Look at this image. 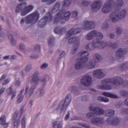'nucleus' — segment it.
Here are the masks:
<instances>
[{
  "label": "nucleus",
  "instance_id": "obj_1",
  "mask_svg": "<svg viewBox=\"0 0 128 128\" xmlns=\"http://www.w3.org/2000/svg\"><path fill=\"white\" fill-rule=\"evenodd\" d=\"M124 81L123 78L120 76H116L112 78L104 79L102 81V85L98 86V89L102 90H110L112 89V86L107 84L110 83L116 87H118L122 84Z\"/></svg>",
  "mask_w": 128,
  "mask_h": 128
},
{
  "label": "nucleus",
  "instance_id": "obj_2",
  "mask_svg": "<svg viewBox=\"0 0 128 128\" xmlns=\"http://www.w3.org/2000/svg\"><path fill=\"white\" fill-rule=\"evenodd\" d=\"M27 4V3L26 2L18 4L16 8V12H20L21 16H24L32 11L34 8V6L32 5L26 6Z\"/></svg>",
  "mask_w": 128,
  "mask_h": 128
},
{
  "label": "nucleus",
  "instance_id": "obj_3",
  "mask_svg": "<svg viewBox=\"0 0 128 128\" xmlns=\"http://www.w3.org/2000/svg\"><path fill=\"white\" fill-rule=\"evenodd\" d=\"M65 10H63L62 11H60L55 16V21L54 23L56 24L60 22L61 24H63L66 21H67L70 15V13L69 11H67L64 14Z\"/></svg>",
  "mask_w": 128,
  "mask_h": 128
},
{
  "label": "nucleus",
  "instance_id": "obj_4",
  "mask_svg": "<svg viewBox=\"0 0 128 128\" xmlns=\"http://www.w3.org/2000/svg\"><path fill=\"white\" fill-rule=\"evenodd\" d=\"M72 96L70 94L67 95L65 99H63L60 103L57 110L60 113L62 112L64 113L67 107L69 105L71 100Z\"/></svg>",
  "mask_w": 128,
  "mask_h": 128
},
{
  "label": "nucleus",
  "instance_id": "obj_5",
  "mask_svg": "<svg viewBox=\"0 0 128 128\" xmlns=\"http://www.w3.org/2000/svg\"><path fill=\"white\" fill-rule=\"evenodd\" d=\"M40 14L38 11H36L33 13L27 16L26 18L25 22L27 24H34L36 23L38 20Z\"/></svg>",
  "mask_w": 128,
  "mask_h": 128
},
{
  "label": "nucleus",
  "instance_id": "obj_6",
  "mask_svg": "<svg viewBox=\"0 0 128 128\" xmlns=\"http://www.w3.org/2000/svg\"><path fill=\"white\" fill-rule=\"evenodd\" d=\"M114 2L112 0H110L105 2L102 8V12L106 14L110 12L114 6Z\"/></svg>",
  "mask_w": 128,
  "mask_h": 128
},
{
  "label": "nucleus",
  "instance_id": "obj_7",
  "mask_svg": "<svg viewBox=\"0 0 128 128\" xmlns=\"http://www.w3.org/2000/svg\"><path fill=\"white\" fill-rule=\"evenodd\" d=\"M48 15H46L44 17L40 19L38 22V27L42 28L44 26L46 22H50L53 18V16L50 14Z\"/></svg>",
  "mask_w": 128,
  "mask_h": 128
},
{
  "label": "nucleus",
  "instance_id": "obj_8",
  "mask_svg": "<svg viewBox=\"0 0 128 128\" xmlns=\"http://www.w3.org/2000/svg\"><path fill=\"white\" fill-rule=\"evenodd\" d=\"M81 84L85 86H90L92 83V78L89 75L84 76L80 80Z\"/></svg>",
  "mask_w": 128,
  "mask_h": 128
},
{
  "label": "nucleus",
  "instance_id": "obj_9",
  "mask_svg": "<svg viewBox=\"0 0 128 128\" xmlns=\"http://www.w3.org/2000/svg\"><path fill=\"white\" fill-rule=\"evenodd\" d=\"M82 26L83 29L89 30L94 27V22L93 21L85 20L83 22Z\"/></svg>",
  "mask_w": 128,
  "mask_h": 128
},
{
  "label": "nucleus",
  "instance_id": "obj_10",
  "mask_svg": "<svg viewBox=\"0 0 128 128\" xmlns=\"http://www.w3.org/2000/svg\"><path fill=\"white\" fill-rule=\"evenodd\" d=\"M125 50L122 48H120L116 52V58L118 62L122 61L124 58V55L125 54Z\"/></svg>",
  "mask_w": 128,
  "mask_h": 128
},
{
  "label": "nucleus",
  "instance_id": "obj_11",
  "mask_svg": "<svg viewBox=\"0 0 128 128\" xmlns=\"http://www.w3.org/2000/svg\"><path fill=\"white\" fill-rule=\"evenodd\" d=\"M101 6L102 4L100 1H96L91 5L90 10L92 12H96L100 10Z\"/></svg>",
  "mask_w": 128,
  "mask_h": 128
},
{
  "label": "nucleus",
  "instance_id": "obj_12",
  "mask_svg": "<svg viewBox=\"0 0 128 128\" xmlns=\"http://www.w3.org/2000/svg\"><path fill=\"white\" fill-rule=\"evenodd\" d=\"M120 120L117 117H113L108 118L106 120V122L110 125H116L118 124Z\"/></svg>",
  "mask_w": 128,
  "mask_h": 128
},
{
  "label": "nucleus",
  "instance_id": "obj_13",
  "mask_svg": "<svg viewBox=\"0 0 128 128\" xmlns=\"http://www.w3.org/2000/svg\"><path fill=\"white\" fill-rule=\"evenodd\" d=\"M108 20L112 22H116L119 20L117 15V12L116 11L113 12L110 14Z\"/></svg>",
  "mask_w": 128,
  "mask_h": 128
},
{
  "label": "nucleus",
  "instance_id": "obj_14",
  "mask_svg": "<svg viewBox=\"0 0 128 128\" xmlns=\"http://www.w3.org/2000/svg\"><path fill=\"white\" fill-rule=\"evenodd\" d=\"M93 74L95 77L98 79L102 78L105 76V74L102 70L100 69L94 70L93 72Z\"/></svg>",
  "mask_w": 128,
  "mask_h": 128
},
{
  "label": "nucleus",
  "instance_id": "obj_15",
  "mask_svg": "<svg viewBox=\"0 0 128 128\" xmlns=\"http://www.w3.org/2000/svg\"><path fill=\"white\" fill-rule=\"evenodd\" d=\"M94 38L96 37V39L100 40L103 38V35L102 33L99 32L96 30L92 31L91 32Z\"/></svg>",
  "mask_w": 128,
  "mask_h": 128
},
{
  "label": "nucleus",
  "instance_id": "obj_16",
  "mask_svg": "<svg viewBox=\"0 0 128 128\" xmlns=\"http://www.w3.org/2000/svg\"><path fill=\"white\" fill-rule=\"evenodd\" d=\"M91 122L92 124L96 125L102 124L104 122L103 118L99 117L94 118L92 120Z\"/></svg>",
  "mask_w": 128,
  "mask_h": 128
},
{
  "label": "nucleus",
  "instance_id": "obj_17",
  "mask_svg": "<svg viewBox=\"0 0 128 128\" xmlns=\"http://www.w3.org/2000/svg\"><path fill=\"white\" fill-rule=\"evenodd\" d=\"M29 88V86L27 85L26 86L25 89V92L24 93L27 98H28L32 95L36 88L34 86H32L31 88L28 90Z\"/></svg>",
  "mask_w": 128,
  "mask_h": 128
},
{
  "label": "nucleus",
  "instance_id": "obj_18",
  "mask_svg": "<svg viewBox=\"0 0 128 128\" xmlns=\"http://www.w3.org/2000/svg\"><path fill=\"white\" fill-rule=\"evenodd\" d=\"M81 32V30L80 28H77L74 29H72L68 31V36H70L74 34H78Z\"/></svg>",
  "mask_w": 128,
  "mask_h": 128
},
{
  "label": "nucleus",
  "instance_id": "obj_19",
  "mask_svg": "<svg viewBox=\"0 0 128 128\" xmlns=\"http://www.w3.org/2000/svg\"><path fill=\"white\" fill-rule=\"evenodd\" d=\"M127 13V11L125 9L121 10L119 12H117V15L119 20H122L125 16Z\"/></svg>",
  "mask_w": 128,
  "mask_h": 128
},
{
  "label": "nucleus",
  "instance_id": "obj_20",
  "mask_svg": "<svg viewBox=\"0 0 128 128\" xmlns=\"http://www.w3.org/2000/svg\"><path fill=\"white\" fill-rule=\"evenodd\" d=\"M79 38L78 37L73 36L69 38L68 40V42L70 44L75 43L76 44H79Z\"/></svg>",
  "mask_w": 128,
  "mask_h": 128
},
{
  "label": "nucleus",
  "instance_id": "obj_21",
  "mask_svg": "<svg viewBox=\"0 0 128 128\" xmlns=\"http://www.w3.org/2000/svg\"><path fill=\"white\" fill-rule=\"evenodd\" d=\"M104 114L106 116H110L114 115L115 112L114 110L110 109L106 110L104 111Z\"/></svg>",
  "mask_w": 128,
  "mask_h": 128
},
{
  "label": "nucleus",
  "instance_id": "obj_22",
  "mask_svg": "<svg viewBox=\"0 0 128 128\" xmlns=\"http://www.w3.org/2000/svg\"><path fill=\"white\" fill-rule=\"evenodd\" d=\"M123 0H117L115 2L116 9L118 10H120L124 4Z\"/></svg>",
  "mask_w": 128,
  "mask_h": 128
},
{
  "label": "nucleus",
  "instance_id": "obj_23",
  "mask_svg": "<svg viewBox=\"0 0 128 128\" xmlns=\"http://www.w3.org/2000/svg\"><path fill=\"white\" fill-rule=\"evenodd\" d=\"M54 32L56 34H62L66 32L65 28L60 27H57L54 29Z\"/></svg>",
  "mask_w": 128,
  "mask_h": 128
},
{
  "label": "nucleus",
  "instance_id": "obj_24",
  "mask_svg": "<svg viewBox=\"0 0 128 128\" xmlns=\"http://www.w3.org/2000/svg\"><path fill=\"white\" fill-rule=\"evenodd\" d=\"M74 66L75 69L76 70L81 69L85 67L84 64L79 60H78V62L75 64Z\"/></svg>",
  "mask_w": 128,
  "mask_h": 128
},
{
  "label": "nucleus",
  "instance_id": "obj_25",
  "mask_svg": "<svg viewBox=\"0 0 128 128\" xmlns=\"http://www.w3.org/2000/svg\"><path fill=\"white\" fill-rule=\"evenodd\" d=\"M55 38L54 36H52L49 38V39L48 41V46L50 47H52L54 46L55 45Z\"/></svg>",
  "mask_w": 128,
  "mask_h": 128
},
{
  "label": "nucleus",
  "instance_id": "obj_26",
  "mask_svg": "<svg viewBox=\"0 0 128 128\" xmlns=\"http://www.w3.org/2000/svg\"><path fill=\"white\" fill-rule=\"evenodd\" d=\"M60 2H57L54 5L51 10L52 13H54L58 11L60 7Z\"/></svg>",
  "mask_w": 128,
  "mask_h": 128
},
{
  "label": "nucleus",
  "instance_id": "obj_27",
  "mask_svg": "<svg viewBox=\"0 0 128 128\" xmlns=\"http://www.w3.org/2000/svg\"><path fill=\"white\" fill-rule=\"evenodd\" d=\"M92 58L93 59V60L97 62H100L102 59L101 56L98 54H94L92 56Z\"/></svg>",
  "mask_w": 128,
  "mask_h": 128
},
{
  "label": "nucleus",
  "instance_id": "obj_28",
  "mask_svg": "<svg viewBox=\"0 0 128 128\" xmlns=\"http://www.w3.org/2000/svg\"><path fill=\"white\" fill-rule=\"evenodd\" d=\"M96 62L93 60L92 59L90 60L88 64L87 67L88 68L92 69L96 65Z\"/></svg>",
  "mask_w": 128,
  "mask_h": 128
},
{
  "label": "nucleus",
  "instance_id": "obj_29",
  "mask_svg": "<svg viewBox=\"0 0 128 128\" xmlns=\"http://www.w3.org/2000/svg\"><path fill=\"white\" fill-rule=\"evenodd\" d=\"M102 94L104 96L108 97L114 98H118L117 96L110 92H103Z\"/></svg>",
  "mask_w": 128,
  "mask_h": 128
},
{
  "label": "nucleus",
  "instance_id": "obj_30",
  "mask_svg": "<svg viewBox=\"0 0 128 128\" xmlns=\"http://www.w3.org/2000/svg\"><path fill=\"white\" fill-rule=\"evenodd\" d=\"M104 111L103 109L98 107L96 108L94 110V113L96 115H101L104 114Z\"/></svg>",
  "mask_w": 128,
  "mask_h": 128
},
{
  "label": "nucleus",
  "instance_id": "obj_31",
  "mask_svg": "<svg viewBox=\"0 0 128 128\" xmlns=\"http://www.w3.org/2000/svg\"><path fill=\"white\" fill-rule=\"evenodd\" d=\"M119 69L122 71L127 70L128 69V65L126 63L122 64L119 66Z\"/></svg>",
  "mask_w": 128,
  "mask_h": 128
},
{
  "label": "nucleus",
  "instance_id": "obj_32",
  "mask_svg": "<svg viewBox=\"0 0 128 128\" xmlns=\"http://www.w3.org/2000/svg\"><path fill=\"white\" fill-rule=\"evenodd\" d=\"M39 78H32L31 80V83L33 86H34L36 88V86L38 84Z\"/></svg>",
  "mask_w": 128,
  "mask_h": 128
},
{
  "label": "nucleus",
  "instance_id": "obj_33",
  "mask_svg": "<svg viewBox=\"0 0 128 128\" xmlns=\"http://www.w3.org/2000/svg\"><path fill=\"white\" fill-rule=\"evenodd\" d=\"M98 40L95 39L92 42L94 48H100V42Z\"/></svg>",
  "mask_w": 128,
  "mask_h": 128
},
{
  "label": "nucleus",
  "instance_id": "obj_34",
  "mask_svg": "<svg viewBox=\"0 0 128 128\" xmlns=\"http://www.w3.org/2000/svg\"><path fill=\"white\" fill-rule=\"evenodd\" d=\"M85 48L88 50H92L94 49L92 42L87 44L85 46Z\"/></svg>",
  "mask_w": 128,
  "mask_h": 128
},
{
  "label": "nucleus",
  "instance_id": "obj_35",
  "mask_svg": "<svg viewBox=\"0 0 128 128\" xmlns=\"http://www.w3.org/2000/svg\"><path fill=\"white\" fill-rule=\"evenodd\" d=\"M89 55V53L87 51H82L79 53L78 55V56L86 57Z\"/></svg>",
  "mask_w": 128,
  "mask_h": 128
},
{
  "label": "nucleus",
  "instance_id": "obj_36",
  "mask_svg": "<svg viewBox=\"0 0 128 128\" xmlns=\"http://www.w3.org/2000/svg\"><path fill=\"white\" fill-rule=\"evenodd\" d=\"M88 60V58L86 57L80 58L78 59V60H79L82 62V63H83L85 66H86L85 63L87 62Z\"/></svg>",
  "mask_w": 128,
  "mask_h": 128
},
{
  "label": "nucleus",
  "instance_id": "obj_37",
  "mask_svg": "<svg viewBox=\"0 0 128 128\" xmlns=\"http://www.w3.org/2000/svg\"><path fill=\"white\" fill-rule=\"evenodd\" d=\"M49 79V76L48 75L46 76L44 78L40 79V81L42 82L43 85H45L46 84V82Z\"/></svg>",
  "mask_w": 128,
  "mask_h": 128
},
{
  "label": "nucleus",
  "instance_id": "obj_38",
  "mask_svg": "<svg viewBox=\"0 0 128 128\" xmlns=\"http://www.w3.org/2000/svg\"><path fill=\"white\" fill-rule=\"evenodd\" d=\"M122 31L123 30L121 27H118L116 28L115 32L117 35L120 36L121 35Z\"/></svg>",
  "mask_w": 128,
  "mask_h": 128
},
{
  "label": "nucleus",
  "instance_id": "obj_39",
  "mask_svg": "<svg viewBox=\"0 0 128 128\" xmlns=\"http://www.w3.org/2000/svg\"><path fill=\"white\" fill-rule=\"evenodd\" d=\"M61 121H56L54 123L53 125V127L54 128H56V127H57V128H62V125H61Z\"/></svg>",
  "mask_w": 128,
  "mask_h": 128
},
{
  "label": "nucleus",
  "instance_id": "obj_40",
  "mask_svg": "<svg viewBox=\"0 0 128 128\" xmlns=\"http://www.w3.org/2000/svg\"><path fill=\"white\" fill-rule=\"evenodd\" d=\"M44 90L43 89H41L37 92V94L38 97H40L44 95Z\"/></svg>",
  "mask_w": 128,
  "mask_h": 128
},
{
  "label": "nucleus",
  "instance_id": "obj_41",
  "mask_svg": "<svg viewBox=\"0 0 128 128\" xmlns=\"http://www.w3.org/2000/svg\"><path fill=\"white\" fill-rule=\"evenodd\" d=\"M85 38L87 40H90L94 38L91 32L86 35Z\"/></svg>",
  "mask_w": 128,
  "mask_h": 128
},
{
  "label": "nucleus",
  "instance_id": "obj_42",
  "mask_svg": "<svg viewBox=\"0 0 128 128\" xmlns=\"http://www.w3.org/2000/svg\"><path fill=\"white\" fill-rule=\"evenodd\" d=\"M9 38L11 40V45L12 46H14L16 44V41L14 39L12 36L10 35L9 36Z\"/></svg>",
  "mask_w": 128,
  "mask_h": 128
},
{
  "label": "nucleus",
  "instance_id": "obj_43",
  "mask_svg": "<svg viewBox=\"0 0 128 128\" xmlns=\"http://www.w3.org/2000/svg\"><path fill=\"white\" fill-rule=\"evenodd\" d=\"M108 45L113 49L116 48L118 46V44L114 42L112 43L111 42H108Z\"/></svg>",
  "mask_w": 128,
  "mask_h": 128
},
{
  "label": "nucleus",
  "instance_id": "obj_44",
  "mask_svg": "<svg viewBox=\"0 0 128 128\" xmlns=\"http://www.w3.org/2000/svg\"><path fill=\"white\" fill-rule=\"evenodd\" d=\"M100 49H102L106 47L108 45V44L104 42H100Z\"/></svg>",
  "mask_w": 128,
  "mask_h": 128
},
{
  "label": "nucleus",
  "instance_id": "obj_45",
  "mask_svg": "<svg viewBox=\"0 0 128 128\" xmlns=\"http://www.w3.org/2000/svg\"><path fill=\"white\" fill-rule=\"evenodd\" d=\"M26 116L25 115L23 117L21 123L22 124V128H25L26 127Z\"/></svg>",
  "mask_w": 128,
  "mask_h": 128
},
{
  "label": "nucleus",
  "instance_id": "obj_46",
  "mask_svg": "<svg viewBox=\"0 0 128 128\" xmlns=\"http://www.w3.org/2000/svg\"><path fill=\"white\" fill-rule=\"evenodd\" d=\"M71 1L70 0H65L64 2L63 6L65 7H67L70 5Z\"/></svg>",
  "mask_w": 128,
  "mask_h": 128
},
{
  "label": "nucleus",
  "instance_id": "obj_47",
  "mask_svg": "<svg viewBox=\"0 0 128 128\" xmlns=\"http://www.w3.org/2000/svg\"><path fill=\"white\" fill-rule=\"evenodd\" d=\"M120 112L123 114H128V108H122Z\"/></svg>",
  "mask_w": 128,
  "mask_h": 128
},
{
  "label": "nucleus",
  "instance_id": "obj_48",
  "mask_svg": "<svg viewBox=\"0 0 128 128\" xmlns=\"http://www.w3.org/2000/svg\"><path fill=\"white\" fill-rule=\"evenodd\" d=\"M34 50L37 52H40L41 50L40 46L39 45H36L34 47Z\"/></svg>",
  "mask_w": 128,
  "mask_h": 128
},
{
  "label": "nucleus",
  "instance_id": "obj_49",
  "mask_svg": "<svg viewBox=\"0 0 128 128\" xmlns=\"http://www.w3.org/2000/svg\"><path fill=\"white\" fill-rule=\"evenodd\" d=\"M95 115L94 112H91L87 113L86 114V116L88 118H91L94 117Z\"/></svg>",
  "mask_w": 128,
  "mask_h": 128
},
{
  "label": "nucleus",
  "instance_id": "obj_50",
  "mask_svg": "<svg viewBox=\"0 0 128 128\" xmlns=\"http://www.w3.org/2000/svg\"><path fill=\"white\" fill-rule=\"evenodd\" d=\"M23 98V96L21 94H19L18 97L17 103H20L21 102Z\"/></svg>",
  "mask_w": 128,
  "mask_h": 128
},
{
  "label": "nucleus",
  "instance_id": "obj_51",
  "mask_svg": "<svg viewBox=\"0 0 128 128\" xmlns=\"http://www.w3.org/2000/svg\"><path fill=\"white\" fill-rule=\"evenodd\" d=\"M109 25L108 23L104 22H103L102 26V28L103 29H107Z\"/></svg>",
  "mask_w": 128,
  "mask_h": 128
},
{
  "label": "nucleus",
  "instance_id": "obj_52",
  "mask_svg": "<svg viewBox=\"0 0 128 128\" xmlns=\"http://www.w3.org/2000/svg\"><path fill=\"white\" fill-rule=\"evenodd\" d=\"M120 93V95L122 96H126L128 94V92L126 90H121Z\"/></svg>",
  "mask_w": 128,
  "mask_h": 128
},
{
  "label": "nucleus",
  "instance_id": "obj_53",
  "mask_svg": "<svg viewBox=\"0 0 128 128\" xmlns=\"http://www.w3.org/2000/svg\"><path fill=\"white\" fill-rule=\"evenodd\" d=\"M79 44H76L74 46V47L73 49V51L72 52V54H74L77 51V49L78 48V46Z\"/></svg>",
  "mask_w": 128,
  "mask_h": 128
},
{
  "label": "nucleus",
  "instance_id": "obj_54",
  "mask_svg": "<svg viewBox=\"0 0 128 128\" xmlns=\"http://www.w3.org/2000/svg\"><path fill=\"white\" fill-rule=\"evenodd\" d=\"M20 119H18L16 120H15L14 122V126L18 127L20 123Z\"/></svg>",
  "mask_w": 128,
  "mask_h": 128
},
{
  "label": "nucleus",
  "instance_id": "obj_55",
  "mask_svg": "<svg viewBox=\"0 0 128 128\" xmlns=\"http://www.w3.org/2000/svg\"><path fill=\"white\" fill-rule=\"evenodd\" d=\"M78 15L77 12L76 11H73L71 15L72 18H74L76 17Z\"/></svg>",
  "mask_w": 128,
  "mask_h": 128
},
{
  "label": "nucleus",
  "instance_id": "obj_56",
  "mask_svg": "<svg viewBox=\"0 0 128 128\" xmlns=\"http://www.w3.org/2000/svg\"><path fill=\"white\" fill-rule=\"evenodd\" d=\"M78 124L82 127H84L85 128H89L90 126L89 125H86L84 124H82L81 123H78Z\"/></svg>",
  "mask_w": 128,
  "mask_h": 128
},
{
  "label": "nucleus",
  "instance_id": "obj_57",
  "mask_svg": "<svg viewBox=\"0 0 128 128\" xmlns=\"http://www.w3.org/2000/svg\"><path fill=\"white\" fill-rule=\"evenodd\" d=\"M32 68L31 66L30 65H28L26 67L25 69V71L28 72Z\"/></svg>",
  "mask_w": 128,
  "mask_h": 128
},
{
  "label": "nucleus",
  "instance_id": "obj_58",
  "mask_svg": "<svg viewBox=\"0 0 128 128\" xmlns=\"http://www.w3.org/2000/svg\"><path fill=\"white\" fill-rule=\"evenodd\" d=\"M82 4L84 6H88L90 5V2H89L88 1H84L82 2Z\"/></svg>",
  "mask_w": 128,
  "mask_h": 128
},
{
  "label": "nucleus",
  "instance_id": "obj_59",
  "mask_svg": "<svg viewBox=\"0 0 128 128\" xmlns=\"http://www.w3.org/2000/svg\"><path fill=\"white\" fill-rule=\"evenodd\" d=\"M1 121L2 122L1 123V124L3 125L6 128H7L8 125V123H6L5 120H2Z\"/></svg>",
  "mask_w": 128,
  "mask_h": 128
},
{
  "label": "nucleus",
  "instance_id": "obj_60",
  "mask_svg": "<svg viewBox=\"0 0 128 128\" xmlns=\"http://www.w3.org/2000/svg\"><path fill=\"white\" fill-rule=\"evenodd\" d=\"M30 57L32 58L35 59L38 58V54L35 55L32 54L30 55Z\"/></svg>",
  "mask_w": 128,
  "mask_h": 128
},
{
  "label": "nucleus",
  "instance_id": "obj_61",
  "mask_svg": "<svg viewBox=\"0 0 128 128\" xmlns=\"http://www.w3.org/2000/svg\"><path fill=\"white\" fill-rule=\"evenodd\" d=\"M65 54V52L64 51H63L59 55V58H61L63 57Z\"/></svg>",
  "mask_w": 128,
  "mask_h": 128
},
{
  "label": "nucleus",
  "instance_id": "obj_62",
  "mask_svg": "<svg viewBox=\"0 0 128 128\" xmlns=\"http://www.w3.org/2000/svg\"><path fill=\"white\" fill-rule=\"evenodd\" d=\"M48 66V64H47L44 63L40 67V68L41 69H43L44 68H46Z\"/></svg>",
  "mask_w": 128,
  "mask_h": 128
},
{
  "label": "nucleus",
  "instance_id": "obj_63",
  "mask_svg": "<svg viewBox=\"0 0 128 128\" xmlns=\"http://www.w3.org/2000/svg\"><path fill=\"white\" fill-rule=\"evenodd\" d=\"M102 98V102H109V100L106 97H103Z\"/></svg>",
  "mask_w": 128,
  "mask_h": 128
},
{
  "label": "nucleus",
  "instance_id": "obj_64",
  "mask_svg": "<svg viewBox=\"0 0 128 128\" xmlns=\"http://www.w3.org/2000/svg\"><path fill=\"white\" fill-rule=\"evenodd\" d=\"M20 49L22 50L25 49V46L24 44L22 43H20Z\"/></svg>",
  "mask_w": 128,
  "mask_h": 128
}]
</instances>
